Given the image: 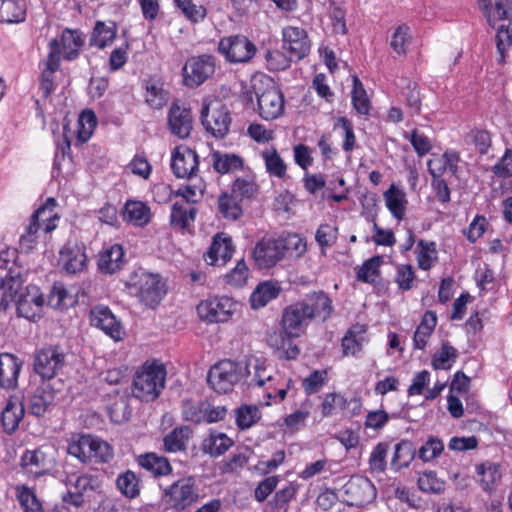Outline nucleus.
<instances>
[{
	"mask_svg": "<svg viewBox=\"0 0 512 512\" xmlns=\"http://www.w3.org/2000/svg\"><path fill=\"white\" fill-rule=\"evenodd\" d=\"M343 501L349 506L361 507L371 503L376 497L374 484L366 477L353 476L343 486Z\"/></svg>",
	"mask_w": 512,
	"mask_h": 512,
	"instance_id": "obj_10",
	"label": "nucleus"
},
{
	"mask_svg": "<svg viewBox=\"0 0 512 512\" xmlns=\"http://www.w3.org/2000/svg\"><path fill=\"white\" fill-rule=\"evenodd\" d=\"M86 261L85 247L77 242L68 241L60 251V262L69 274L81 272Z\"/></svg>",
	"mask_w": 512,
	"mask_h": 512,
	"instance_id": "obj_22",
	"label": "nucleus"
},
{
	"mask_svg": "<svg viewBox=\"0 0 512 512\" xmlns=\"http://www.w3.org/2000/svg\"><path fill=\"white\" fill-rule=\"evenodd\" d=\"M418 487L424 492L441 494L445 490V482L438 479L434 471H429L419 476Z\"/></svg>",
	"mask_w": 512,
	"mask_h": 512,
	"instance_id": "obj_60",
	"label": "nucleus"
},
{
	"mask_svg": "<svg viewBox=\"0 0 512 512\" xmlns=\"http://www.w3.org/2000/svg\"><path fill=\"white\" fill-rule=\"evenodd\" d=\"M265 167L270 176L284 178L286 175V164L275 149H265L261 152Z\"/></svg>",
	"mask_w": 512,
	"mask_h": 512,
	"instance_id": "obj_45",
	"label": "nucleus"
},
{
	"mask_svg": "<svg viewBox=\"0 0 512 512\" xmlns=\"http://www.w3.org/2000/svg\"><path fill=\"white\" fill-rule=\"evenodd\" d=\"M66 364V354L58 345L45 346L34 353V371L42 379L54 378Z\"/></svg>",
	"mask_w": 512,
	"mask_h": 512,
	"instance_id": "obj_7",
	"label": "nucleus"
},
{
	"mask_svg": "<svg viewBox=\"0 0 512 512\" xmlns=\"http://www.w3.org/2000/svg\"><path fill=\"white\" fill-rule=\"evenodd\" d=\"M195 208H186L184 204L174 203L170 215V223L176 229H185L190 222L194 221Z\"/></svg>",
	"mask_w": 512,
	"mask_h": 512,
	"instance_id": "obj_49",
	"label": "nucleus"
},
{
	"mask_svg": "<svg viewBox=\"0 0 512 512\" xmlns=\"http://www.w3.org/2000/svg\"><path fill=\"white\" fill-rule=\"evenodd\" d=\"M16 491L17 499L25 512H43L41 503L30 488L18 486Z\"/></svg>",
	"mask_w": 512,
	"mask_h": 512,
	"instance_id": "obj_57",
	"label": "nucleus"
},
{
	"mask_svg": "<svg viewBox=\"0 0 512 512\" xmlns=\"http://www.w3.org/2000/svg\"><path fill=\"white\" fill-rule=\"evenodd\" d=\"M512 46V21L507 25H501L496 34V47L498 52L497 62L505 63L506 53Z\"/></svg>",
	"mask_w": 512,
	"mask_h": 512,
	"instance_id": "obj_52",
	"label": "nucleus"
},
{
	"mask_svg": "<svg viewBox=\"0 0 512 512\" xmlns=\"http://www.w3.org/2000/svg\"><path fill=\"white\" fill-rule=\"evenodd\" d=\"M55 200L49 198L46 204L40 206L31 216L34 222L41 224V229L45 233L52 232L56 227L59 217L54 212Z\"/></svg>",
	"mask_w": 512,
	"mask_h": 512,
	"instance_id": "obj_36",
	"label": "nucleus"
},
{
	"mask_svg": "<svg viewBox=\"0 0 512 512\" xmlns=\"http://www.w3.org/2000/svg\"><path fill=\"white\" fill-rule=\"evenodd\" d=\"M26 18L24 0H0V23H20Z\"/></svg>",
	"mask_w": 512,
	"mask_h": 512,
	"instance_id": "obj_33",
	"label": "nucleus"
},
{
	"mask_svg": "<svg viewBox=\"0 0 512 512\" xmlns=\"http://www.w3.org/2000/svg\"><path fill=\"white\" fill-rule=\"evenodd\" d=\"M22 368V361L13 354H0V387L6 390L14 389Z\"/></svg>",
	"mask_w": 512,
	"mask_h": 512,
	"instance_id": "obj_24",
	"label": "nucleus"
},
{
	"mask_svg": "<svg viewBox=\"0 0 512 512\" xmlns=\"http://www.w3.org/2000/svg\"><path fill=\"white\" fill-rule=\"evenodd\" d=\"M127 288L131 295L149 307L155 308L166 295V284L159 274H153L144 270L135 271L127 282Z\"/></svg>",
	"mask_w": 512,
	"mask_h": 512,
	"instance_id": "obj_3",
	"label": "nucleus"
},
{
	"mask_svg": "<svg viewBox=\"0 0 512 512\" xmlns=\"http://www.w3.org/2000/svg\"><path fill=\"white\" fill-rule=\"evenodd\" d=\"M200 119L204 129L218 139L228 134L232 121L229 109L218 100L203 104Z\"/></svg>",
	"mask_w": 512,
	"mask_h": 512,
	"instance_id": "obj_5",
	"label": "nucleus"
},
{
	"mask_svg": "<svg viewBox=\"0 0 512 512\" xmlns=\"http://www.w3.org/2000/svg\"><path fill=\"white\" fill-rule=\"evenodd\" d=\"M138 464L154 476H166L172 472V467L167 458L156 453H146L137 458Z\"/></svg>",
	"mask_w": 512,
	"mask_h": 512,
	"instance_id": "obj_35",
	"label": "nucleus"
},
{
	"mask_svg": "<svg viewBox=\"0 0 512 512\" xmlns=\"http://www.w3.org/2000/svg\"><path fill=\"white\" fill-rule=\"evenodd\" d=\"M25 473L34 477L42 475L46 470L45 455L41 451H26L21 458Z\"/></svg>",
	"mask_w": 512,
	"mask_h": 512,
	"instance_id": "obj_44",
	"label": "nucleus"
},
{
	"mask_svg": "<svg viewBox=\"0 0 512 512\" xmlns=\"http://www.w3.org/2000/svg\"><path fill=\"white\" fill-rule=\"evenodd\" d=\"M478 481L486 492H492L501 480L500 466L493 462H485L476 466Z\"/></svg>",
	"mask_w": 512,
	"mask_h": 512,
	"instance_id": "obj_34",
	"label": "nucleus"
},
{
	"mask_svg": "<svg viewBox=\"0 0 512 512\" xmlns=\"http://www.w3.org/2000/svg\"><path fill=\"white\" fill-rule=\"evenodd\" d=\"M436 324H437L436 313L433 311H427L424 314L420 324L418 325V327L414 333L413 341H414L415 348L420 349V350L425 348V346L427 344V340L433 333Z\"/></svg>",
	"mask_w": 512,
	"mask_h": 512,
	"instance_id": "obj_38",
	"label": "nucleus"
},
{
	"mask_svg": "<svg viewBox=\"0 0 512 512\" xmlns=\"http://www.w3.org/2000/svg\"><path fill=\"white\" fill-rule=\"evenodd\" d=\"M409 27L405 24L398 26L391 38L390 46L399 55L406 54V46L410 43Z\"/></svg>",
	"mask_w": 512,
	"mask_h": 512,
	"instance_id": "obj_62",
	"label": "nucleus"
},
{
	"mask_svg": "<svg viewBox=\"0 0 512 512\" xmlns=\"http://www.w3.org/2000/svg\"><path fill=\"white\" fill-rule=\"evenodd\" d=\"M49 54L47 58L40 63L41 76L39 82V90L43 98H48L56 89L54 74L60 67V45L57 39H53L49 43Z\"/></svg>",
	"mask_w": 512,
	"mask_h": 512,
	"instance_id": "obj_13",
	"label": "nucleus"
},
{
	"mask_svg": "<svg viewBox=\"0 0 512 512\" xmlns=\"http://www.w3.org/2000/svg\"><path fill=\"white\" fill-rule=\"evenodd\" d=\"M78 139L81 142H86L92 135L93 129L96 126V116L91 110H84L79 117Z\"/></svg>",
	"mask_w": 512,
	"mask_h": 512,
	"instance_id": "obj_63",
	"label": "nucleus"
},
{
	"mask_svg": "<svg viewBox=\"0 0 512 512\" xmlns=\"http://www.w3.org/2000/svg\"><path fill=\"white\" fill-rule=\"evenodd\" d=\"M94 436L74 434L68 443V453L83 463L91 462Z\"/></svg>",
	"mask_w": 512,
	"mask_h": 512,
	"instance_id": "obj_29",
	"label": "nucleus"
},
{
	"mask_svg": "<svg viewBox=\"0 0 512 512\" xmlns=\"http://www.w3.org/2000/svg\"><path fill=\"white\" fill-rule=\"evenodd\" d=\"M281 292V287L273 281L259 283L250 296L253 309L265 307L270 301L276 299Z\"/></svg>",
	"mask_w": 512,
	"mask_h": 512,
	"instance_id": "obj_27",
	"label": "nucleus"
},
{
	"mask_svg": "<svg viewBox=\"0 0 512 512\" xmlns=\"http://www.w3.org/2000/svg\"><path fill=\"white\" fill-rule=\"evenodd\" d=\"M215 72V58L211 55H200L187 60L183 67L184 83L188 87H197L204 83Z\"/></svg>",
	"mask_w": 512,
	"mask_h": 512,
	"instance_id": "obj_12",
	"label": "nucleus"
},
{
	"mask_svg": "<svg viewBox=\"0 0 512 512\" xmlns=\"http://www.w3.org/2000/svg\"><path fill=\"white\" fill-rule=\"evenodd\" d=\"M279 239L282 242L284 255L290 252L295 257H301L306 252V242L298 234H288Z\"/></svg>",
	"mask_w": 512,
	"mask_h": 512,
	"instance_id": "obj_61",
	"label": "nucleus"
},
{
	"mask_svg": "<svg viewBox=\"0 0 512 512\" xmlns=\"http://www.w3.org/2000/svg\"><path fill=\"white\" fill-rule=\"evenodd\" d=\"M444 450V443L436 436H429L418 450L417 456L423 462H429L438 457Z\"/></svg>",
	"mask_w": 512,
	"mask_h": 512,
	"instance_id": "obj_56",
	"label": "nucleus"
},
{
	"mask_svg": "<svg viewBox=\"0 0 512 512\" xmlns=\"http://www.w3.org/2000/svg\"><path fill=\"white\" fill-rule=\"evenodd\" d=\"M190 429L187 426L174 428L163 439L164 450L169 453H176L186 449Z\"/></svg>",
	"mask_w": 512,
	"mask_h": 512,
	"instance_id": "obj_40",
	"label": "nucleus"
},
{
	"mask_svg": "<svg viewBox=\"0 0 512 512\" xmlns=\"http://www.w3.org/2000/svg\"><path fill=\"white\" fill-rule=\"evenodd\" d=\"M253 260L259 269H268L283 259V246L279 238H263L253 249Z\"/></svg>",
	"mask_w": 512,
	"mask_h": 512,
	"instance_id": "obj_14",
	"label": "nucleus"
},
{
	"mask_svg": "<svg viewBox=\"0 0 512 512\" xmlns=\"http://www.w3.org/2000/svg\"><path fill=\"white\" fill-rule=\"evenodd\" d=\"M116 24L112 21L107 23L98 21L95 24L90 38V45L98 48H105L110 45L116 37Z\"/></svg>",
	"mask_w": 512,
	"mask_h": 512,
	"instance_id": "obj_37",
	"label": "nucleus"
},
{
	"mask_svg": "<svg viewBox=\"0 0 512 512\" xmlns=\"http://www.w3.org/2000/svg\"><path fill=\"white\" fill-rule=\"evenodd\" d=\"M382 262L381 256H374L366 260L357 270V279L364 283H375Z\"/></svg>",
	"mask_w": 512,
	"mask_h": 512,
	"instance_id": "obj_53",
	"label": "nucleus"
},
{
	"mask_svg": "<svg viewBox=\"0 0 512 512\" xmlns=\"http://www.w3.org/2000/svg\"><path fill=\"white\" fill-rule=\"evenodd\" d=\"M352 103L359 114H368L370 103L363 84L356 76L353 77Z\"/></svg>",
	"mask_w": 512,
	"mask_h": 512,
	"instance_id": "obj_58",
	"label": "nucleus"
},
{
	"mask_svg": "<svg viewBox=\"0 0 512 512\" xmlns=\"http://www.w3.org/2000/svg\"><path fill=\"white\" fill-rule=\"evenodd\" d=\"M234 252V247L230 237H222V234H217L213 238V242L204 255V259L209 265L223 266L231 258Z\"/></svg>",
	"mask_w": 512,
	"mask_h": 512,
	"instance_id": "obj_23",
	"label": "nucleus"
},
{
	"mask_svg": "<svg viewBox=\"0 0 512 512\" xmlns=\"http://www.w3.org/2000/svg\"><path fill=\"white\" fill-rule=\"evenodd\" d=\"M234 304L228 297H212L200 302L197 312L208 322H224L233 311Z\"/></svg>",
	"mask_w": 512,
	"mask_h": 512,
	"instance_id": "obj_17",
	"label": "nucleus"
},
{
	"mask_svg": "<svg viewBox=\"0 0 512 512\" xmlns=\"http://www.w3.org/2000/svg\"><path fill=\"white\" fill-rule=\"evenodd\" d=\"M211 159L214 170L220 174L235 173L244 167V160L236 154L215 151L211 154Z\"/></svg>",
	"mask_w": 512,
	"mask_h": 512,
	"instance_id": "obj_31",
	"label": "nucleus"
},
{
	"mask_svg": "<svg viewBox=\"0 0 512 512\" xmlns=\"http://www.w3.org/2000/svg\"><path fill=\"white\" fill-rule=\"evenodd\" d=\"M58 43L62 45L64 59L71 61L78 57L84 40L77 30L65 29L61 35V43Z\"/></svg>",
	"mask_w": 512,
	"mask_h": 512,
	"instance_id": "obj_39",
	"label": "nucleus"
},
{
	"mask_svg": "<svg viewBox=\"0 0 512 512\" xmlns=\"http://www.w3.org/2000/svg\"><path fill=\"white\" fill-rule=\"evenodd\" d=\"M54 401L53 392L45 387L34 390L29 399V410L35 416H42Z\"/></svg>",
	"mask_w": 512,
	"mask_h": 512,
	"instance_id": "obj_42",
	"label": "nucleus"
},
{
	"mask_svg": "<svg viewBox=\"0 0 512 512\" xmlns=\"http://www.w3.org/2000/svg\"><path fill=\"white\" fill-rule=\"evenodd\" d=\"M244 377L242 363L222 360L213 365L207 376L211 389L219 394H226Z\"/></svg>",
	"mask_w": 512,
	"mask_h": 512,
	"instance_id": "obj_4",
	"label": "nucleus"
},
{
	"mask_svg": "<svg viewBox=\"0 0 512 512\" xmlns=\"http://www.w3.org/2000/svg\"><path fill=\"white\" fill-rule=\"evenodd\" d=\"M125 252L120 244H113L99 254L98 268L102 273L114 274L124 266Z\"/></svg>",
	"mask_w": 512,
	"mask_h": 512,
	"instance_id": "obj_25",
	"label": "nucleus"
},
{
	"mask_svg": "<svg viewBox=\"0 0 512 512\" xmlns=\"http://www.w3.org/2000/svg\"><path fill=\"white\" fill-rule=\"evenodd\" d=\"M171 133L181 139L187 138L192 131V114L189 108L173 103L168 113Z\"/></svg>",
	"mask_w": 512,
	"mask_h": 512,
	"instance_id": "obj_21",
	"label": "nucleus"
},
{
	"mask_svg": "<svg viewBox=\"0 0 512 512\" xmlns=\"http://www.w3.org/2000/svg\"><path fill=\"white\" fill-rule=\"evenodd\" d=\"M234 444V441L225 433L212 431L202 442V450L211 457H218L228 451Z\"/></svg>",
	"mask_w": 512,
	"mask_h": 512,
	"instance_id": "obj_32",
	"label": "nucleus"
},
{
	"mask_svg": "<svg viewBox=\"0 0 512 512\" xmlns=\"http://www.w3.org/2000/svg\"><path fill=\"white\" fill-rule=\"evenodd\" d=\"M205 401L184 400L182 403V415L186 421L201 423L205 419Z\"/></svg>",
	"mask_w": 512,
	"mask_h": 512,
	"instance_id": "obj_54",
	"label": "nucleus"
},
{
	"mask_svg": "<svg viewBox=\"0 0 512 512\" xmlns=\"http://www.w3.org/2000/svg\"><path fill=\"white\" fill-rule=\"evenodd\" d=\"M124 217L136 226H145L150 221V209L141 201H127Z\"/></svg>",
	"mask_w": 512,
	"mask_h": 512,
	"instance_id": "obj_43",
	"label": "nucleus"
},
{
	"mask_svg": "<svg viewBox=\"0 0 512 512\" xmlns=\"http://www.w3.org/2000/svg\"><path fill=\"white\" fill-rule=\"evenodd\" d=\"M479 6L491 25L498 20L506 19L512 12V0H478Z\"/></svg>",
	"mask_w": 512,
	"mask_h": 512,
	"instance_id": "obj_30",
	"label": "nucleus"
},
{
	"mask_svg": "<svg viewBox=\"0 0 512 512\" xmlns=\"http://www.w3.org/2000/svg\"><path fill=\"white\" fill-rule=\"evenodd\" d=\"M90 321L92 326L101 329L112 339H121L122 327L109 308L104 306L94 307L90 313Z\"/></svg>",
	"mask_w": 512,
	"mask_h": 512,
	"instance_id": "obj_20",
	"label": "nucleus"
},
{
	"mask_svg": "<svg viewBox=\"0 0 512 512\" xmlns=\"http://www.w3.org/2000/svg\"><path fill=\"white\" fill-rule=\"evenodd\" d=\"M165 366L156 361H146L140 366L133 379V395L145 402L157 399L165 387Z\"/></svg>",
	"mask_w": 512,
	"mask_h": 512,
	"instance_id": "obj_2",
	"label": "nucleus"
},
{
	"mask_svg": "<svg viewBox=\"0 0 512 512\" xmlns=\"http://www.w3.org/2000/svg\"><path fill=\"white\" fill-rule=\"evenodd\" d=\"M457 358V350L448 345L443 344L441 349L434 355L432 365L435 369H450L452 363Z\"/></svg>",
	"mask_w": 512,
	"mask_h": 512,
	"instance_id": "obj_59",
	"label": "nucleus"
},
{
	"mask_svg": "<svg viewBox=\"0 0 512 512\" xmlns=\"http://www.w3.org/2000/svg\"><path fill=\"white\" fill-rule=\"evenodd\" d=\"M218 210L224 218L237 220L242 215L240 199L232 193H223L218 198Z\"/></svg>",
	"mask_w": 512,
	"mask_h": 512,
	"instance_id": "obj_46",
	"label": "nucleus"
},
{
	"mask_svg": "<svg viewBox=\"0 0 512 512\" xmlns=\"http://www.w3.org/2000/svg\"><path fill=\"white\" fill-rule=\"evenodd\" d=\"M387 209L398 221L404 219L406 214L407 198L403 190L391 185L383 194Z\"/></svg>",
	"mask_w": 512,
	"mask_h": 512,
	"instance_id": "obj_28",
	"label": "nucleus"
},
{
	"mask_svg": "<svg viewBox=\"0 0 512 512\" xmlns=\"http://www.w3.org/2000/svg\"><path fill=\"white\" fill-rule=\"evenodd\" d=\"M282 41V48L297 61L306 57L311 48L306 30L296 26L283 28Z\"/></svg>",
	"mask_w": 512,
	"mask_h": 512,
	"instance_id": "obj_15",
	"label": "nucleus"
},
{
	"mask_svg": "<svg viewBox=\"0 0 512 512\" xmlns=\"http://www.w3.org/2000/svg\"><path fill=\"white\" fill-rule=\"evenodd\" d=\"M312 322L301 301L284 308L281 318V329L285 337H300Z\"/></svg>",
	"mask_w": 512,
	"mask_h": 512,
	"instance_id": "obj_9",
	"label": "nucleus"
},
{
	"mask_svg": "<svg viewBox=\"0 0 512 512\" xmlns=\"http://www.w3.org/2000/svg\"><path fill=\"white\" fill-rule=\"evenodd\" d=\"M257 96L258 111L264 120L279 118L285 108V101L282 92L276 87L271 79H267L266 86L262 89L254 86Z\"/></svg>",
	"mask_w": 512,
	"mask_h": 512,
	"instance_id": "obj_8",
	"label": "nucleus"
},
{
	"mask_svg": "<svg viewBox=\"0 0 512 512\" xmlns=\"http://www.w3.org/2000/svg\"><path fill=\"white\" fill-rule=\"evenodd\" d=\"M174 2L184 16L193 23H198L206 17V8L201 4H196L192 0H174Z\"/></svg>",
	"mask_w": 512,
	"mask_h": 512,
	"instance_id": "obj_55",
	"label": "nucleus"
},
{
	"mask_svg": "<svg viewBox=\"0 0 512 512\" xmlns=\"http://www.w3.org/2000/svg\"><path fill=\"white\" fill-rule=\"evenodd\" d=\"M218 52L232 64L248 63L257 52L256 45L245 35L236 34L220 39Z\"/></svg>",
	"mask_w": 512,
	"mask_h": 512,
	"instance_id": "obj_6",
	"label": "nucleus"
},
{
	"mask_svg": "<svg viewBox=\"0 0 512 512\" xmlns=\"http://www.w3.org/2000/svg\"><path fill=\"white\" fill-rule=\"evenodd\" d=\"M24 416V405L17 397H10L1 413V421L6 433L12 434Z\"/></svg>",
	"mask_w": 512,
	"mask_h": 512,
	"instance_id": "obj_26",
	"label": "nucleus"
},
{
	"mask_svg": "<svg viewBox=\"0 0 512 512\" xmlns=\"http://www.w3.org/2000/svg\"><path fill=\"white\" fill-rule=\"evenodd\" d=\"M244 381L249 387H263L274 382V377L268 369L265 361L256 357H249L242 363Z\"/></svg>",
	"mask_w": 512,
	"mask_h": 512,
	"instance_id": "obj_18",
	"label": "nucleus"
},
{
	"mask_svg": "<svg viewBox=\"0 0 512 512\" xmlns=\"http://www.w3.org/2000/svg\"><path fill=\"white\" fill-rule=\"evenodd\" d=\"M300 301L312 321L320 319L324 322L331 317L333 312L332 300L324 291L309 293Z\"/></svg>",
	"mask_w": 512,
	"mask_h": 512,
	"instance_id": "obj_19",
	"label": "nucleus"
},
{
	"mask_svg": "<svg viewBox=\"0 0 512 512\" xmlns=\"http://www.w3.org/2000/svg\"><path fill=\"white\" fill-rule=\"evenodd\" d=\"M261 418L259 409L254 405H242L235 411L236 424L240 430L249 429Z\"/></svg>",
	"mask_w": 512,
	"mask_h": 512,
	"instance_id": "obj_51",
	"label": "nucleus"
},
{
	"mask_svg": "<svg viewBox=\"0 0 512 512\" xmlns=\"http://www.w3.org/2000/svg\"><path fill=\"white\" fill-rule=\"evenodd\" d=\"M116 485L127 498L134 499L140 494L139 479L131 470L119 474L116 479Z\"/></svg>",
	"mask_w": 512,
	"mask_h": 512,
	"instance_id": "obj_48",
	"label": "nucleus"
},
{
	"mask_svg": "<svg viewBox=\"0 0 512 512\" xmlns=\"http://www.w3.org/2000/svg\"><path fill=\"white\" fill-rule=\"evenodd\" d=\"M197 153L188 146L181 145L172 153L171 168L177 178L191 179L198 172Z\"/></svg>",
	"mask_w": 512,
	"mask_h": 512,
	"instance_id": "obj_16",
	"label": "nucleus"
},
{
	"mask_svg": "<svg viewBox=\"0 0 512 512\" xmlns=\"http://www.w3.org/2000/svg\"><path fill=\"white\" fill-rule=\"evenodd\" d=\"M252 452L248 447L237 449L228 459L220 463L221 473L228 474L243 468L249 461Z\"/></svg>",
	"mask_w": 512,
	"mask_h": 512,
	"instance_id": "obj_47",
	"label": "nucleus"
},
{
	"mask_svg": "<svg viewBox=\"0 0 512 512\" xmlns=\"http://www.w3.org/2000/svg\"><path fill=\"white\" fill-rule=\"evenodd\" d=\"M198 495L193 478H182L164 490L163 499L176 511H182L191 505Z\"/></svg>",
	"mask_w": 512,
	"mask_h": 512,
	"instance_id": "obj_11",
	"label": "nucleus"
},
{
	"mask_svg": "<svg viewBox=\"0 0 512 512\" xmlns=\"http://www.w3.org/2000/svg\"><path fill=\"white\" fill-rule=\"evenodd\" d=\"M365 343V331L362 327H359L358 331H356L355 328L350 329L342 339L341 346L343 354L345 356L351 355L357 357L361 353Z\"/></svg>",
	"mask_w": 512,
	"mask_h": 512,
	"instance_id": "obj_41",
	"label": "nucleus"
},
{
	"mask_svg": "<svg viewBox=\"0 0 512 512\" xmlns=\"http://www.w3.org/2000/svg\"><path fill=\"white\" fill-rule=\"evenodd\" d=\"M415 455L416 451L413 444L408 440H403L395 445V452L391 464L397 469L407 467L414 459Z\"/></svg>",
	"mask_w": 512,
	"mask_h": 512,
	"instance_id": "obj_50",
	"label": "nucleus"
},
{
	"mask_svg": "<svg viewBox=\"0 0 512 512\" xmlns=\"http://www.w3.org/2000/svg\"><path fill=\"white\" fill-rule=\"evenodd\" d=\"M257 190V184L248 178H237L232 185V194L240 200L251 198Z\"/></svg>",
	"mask_w": 512,
	"mask_h": 512,
	"instance_id": "obj_64",
	"label": "nucleus"
},
{
	"mask_svg": "<svg viewBox=\"0 0 512 512\" xmlns=\"http://www.w3.org/2000/svg\"><path fill=\"white\" fill-rule=\"evenodd\" d=\"M23 283V270L16 263L15 251H1L0 310L6 311L14 302L19 317L36 322L42 317L45 299L38 286L28 285L23 289Z\"/></svg>",
	"mask_w": 512,
	"mask_h": 512,
	"instance_id": "obj_1",
	"label": "nucleus"
}]
</instances>
